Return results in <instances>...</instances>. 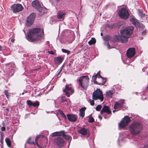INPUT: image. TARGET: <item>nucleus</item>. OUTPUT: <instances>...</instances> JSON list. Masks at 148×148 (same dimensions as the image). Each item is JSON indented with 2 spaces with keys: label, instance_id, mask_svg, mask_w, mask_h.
Masks as SVG:
<instances>
[{
  "label": "nucleus",
  "instance_id": "45",
  "mask_svg": "<svg viewBox=\"0 0 148 148\" xmlns=\"http://www.w3.org/2000/svg\"><path fill=\"white\" fill-rule=\"evenodd\" d=\"M107 46H108V48L109 49H110V48H110V45L109 44V43H108V42L107 43Z\"/></svg>",
  "mask_w": 148,
  "mask_h": 148
},
{
  "label": "nucleus",
  "instance_id": "24",
  "mask_svg": "<svg viewBox=\"0 0 148 148\" xmlns=\"http://www.w3.org/2000/svg\"><path fill=\"white\" fill-rule=\"evenodd\" d=\"M96 40L94 38H92L88 42V44L90 45H91L96 43Z\"/></svg>",
  "mask_w": 148,
  "mask_h": 148
},
{
  "label": "nucleus",
  "instance_id": "12",
  "mask_svg": "<svg viewBox=\"0 0 148 148\" xmlns=\"http://www.w3.org/2000/svg\"><path fill=\"white\" fill-rule=\"evenodd\" d=\"M135 53L134 48H129L126 52L127 56L128 58H131L135 55Z\"/></svg>",
  "mask_w": 148,
  "mask_h": 148
},
{
  "label": "nucleus",
  "instance_id": "21",
  "mask_svg": "<svg viewBox=\"0 0 148 148\" xmlns=\"http://www.w3.org/2000/svg\"><path fill=\"white\" fill-rule=\"evenodd\" d=\"M130 21L132 23V24L135 26L139 22V21L137 20L134 17H132L130 18Z\"/></svg>",
  "mask_w": 148,
  "mask_h": 148
},
{
  "label": "nucleus",
  "instance_id": "22",
  "mask_svg": "<svg viewBox=\"0 0 148 148\" xmlns=\"http://www.w3.org/2000/svg\"><path fill=\"white\" fill-rule=\"evenodd\" d=\"M85 109L84 108H82L79 110V115L80 116L83 117L85 115Z\"/></svg>",
  "mask_w": 148,
  "mask_h": 148
},
{
  "label": "nucleus",
  "instance_id": "10",
  "mask_svg": "<svg viewBox=\"0 0 148 148\" xmlns=\"http://www.w3.org/2000/svg\"><path fill=\"white\" fill-rule=\"evenodd\" d=\"M35 18V14L32 13L26 19V25L27 26H30L32 25L34 23Z\"/></svg>",
  "mask_w": 148,
  "mask_h": 148
},
{
  "label": "nucleus",
  "instance_id": "51",
  "mask_svg": "<svg viewBox=\"0 0 148 148\" xmlns=\"http://www.w3.org/2000/svg\"><path fill=\"white\" fill-rule=\"evenodd\" d=\"M99 117L101 119H102V117L101 116H99Z\"/></svg>",
  "mask_w": 148,
  "mask_h": 148
},
{
  "label": "nucleus",
  "instance_id": "32",
  "mask_svg": "<svg viewBox=\"0 0 148 148\" xmlns=\"http://www.w3.org/2000/svg\"><path fill=\"white\" fill-rule=\"evenodd\" d=\"M39 105V102L38 101H36L34 102H33L32 106L34 107L38 106Z\"/></svg>",
  "mask_w": 148,
  "mask_h": 148
},
{
  "label": "nucleus",
  "instance_id": "54",
  "mask_svg": "<svg viewBox=\"0 0 148 148\" xmlns=\"http://www.w3.org/2000/svg\"><path fill=\"white\" fill-rule=\"evenodd\" d=\"M14 41V40H13V39H12L11 40V41L12 42H13V41Z\"/></svg>",
  "mask_w": 148,
  "mask_h": 148
},
{
  "label": "nucleus",
  "instance_id": "48",
  "mask_svg": "<svg viewBox=\"0 0 148 148\" xmlns=\"http://www.w3.org/2000/svg\"><path fill=\"white\" fill-rule=\"evenodd\" d=\"M2 47L0 45V51L2 50Z\"/></svg>",
  "mask_w": 148,
  "mask_h": 148
},
{
  "label": "nucleus",
  "instance_id": "17",
  "mask_svg": "<svg viewBox=\"0 0 148 148\" xmlns=\"http://www.w3.org/2000/svg\"><path fill=\"white\" fill-rule=\"evenodd\" d=\"M67 116L68 120L72 122L75 121L77 118V116L75 114H67Z\"/></svg>",
  "mask_w": 148,
  "mask_h": 148
},
{
  "label": "nucleus",
  "instance_id": "4",
  "mask_svg": "<svg viewBox=\"0 0 148 148\" xmlns=\"http://www.w3.org/2000/svg\"><path fill=\"white\" fill-rule=\"evenodd\" d=\"M92 99L96 100L98 99H100L101 101H103V97L102 92L99 89H97L95 90L92 94Z\"/></svg>",
  "mask_w": 148,
  "mask_h": 148
},
{
  "label": "nucleus",
  "instance_id": "34",
  "mask_svg": "<svg viewBox=\"0 0 148 148\" xmlns=\"http://www.w3.org/2000/svg\"><path fill=\"white\" fill-rule=\"evenodd\" d=\"M61 101L60 103L62 102H64L66 101L67 100L66 98V97L64 96H62L61 97Z\"/></svg>",
  "mask_w": 148,
  "mask_h": 148
},
{
  "label": "nucleus",
  "instance_id": "23",
  "mask_svg": "<svg viewBox=\"0 0 148 148\" xmlns=\"http://www.w3.org/2000/svg\"><path fill=\"white\" fill-rule=\"evenodd\" d=\"M114 93V92L113 91L110 90L106 92V96L111 97Z\"/></svg>",
  "mask_w": 148,
  "mask_h": 148
},
{
  "label": "nucleus",
  "instance_id": "3",
  "mask_svg": "<svg viewBox=\"0 0 148 148\" xmlns=\"http://www.w3.org/2000/svg\"><path fill=\"white\" fill-rule=\"evenodd\" d=\"M80 85L83 89L86 90L89 85V79L87 76H82L78 80Z\"/></svg>",
  "mask_w": 148,
  "mask_h": 148
},
{
  "label": "nucleus",
  "instance_id": "27",
  "mask_svg": "<svg viewBox=\"0 0 148 148\" xmlns=\"http://www.w3.org/2000/svg\"><path fill=\"white\" fill-rule=\"evenodd\" d=\"M140 130H131L130 132L134 135H136L140 132Z\"/></svg>",
  "mask_w": 148,
  "mask_h": 148
},
{
  "label": "nucleus",
  "instance_id": "44",
  "mask_svg": "<svg viewBox=\"0 0 148 148\" xmlns=\"http://www.w3.org/2000/svg\"><path fill=\"white\" fill-rule=\"evenodd\" d=\"M62 71V69H61L60 71L58 73V74L56 75V76H59V75L60 73Z\"/></svg>",
  "mask_w": 148,
  "mask_h": 148
},
{
  "label": "nucleus",
  "instance_id": "47",
  "mask_svg": "<svg viewBox=\"0 0 148 148\" xmlns=\"http://www.w3.org/2000/svg\"><path fill=\"white\" fill-rule=\"evenodd\" d=\"M1 128V130H5V127H2Z\"/></svg>",
  "mask_w": 148,
  "mask_h": 148
},
{
  "label": "nucleus",
  "instance_id": "15",
  "mask_svg": "<svg viewBox=\"0 0 148 148\" xmlns=\"http://www.w3.org/2000/svg\"><path fill=\"white\" fill-rule=\"evenodd\" d=\"M32 6L37 9L39 11L41 12L42 8L41 7L39 2L37 0L33 1L32 3Z\"/></svg>",
  "mask_w": 148,
  "mask_h": 148
},
{
  "label": "nucleus",
  "instance_id": "1",
  "mask_svg": "<svg viewBox=\"0 0 148 148\" xmlns=\"http://www.w3.org/2000/svg\"><path fill=\"white\" fill-rule=\"evenodd\" d=\"M134 28L132 26L126 27L121 31V35L119 36H115L114 38V42L120 40L121 42H125L128 41V38L133 33Z\"/></svg>",
  "mask_w": 148,
  "mask_h": 148
},
{
  "label": "nucleus",
  "instance_id": "43",
  "mask_svg": "<svg viewBox=\"0 0 148 148\" xmlns=\"http://www.w3.org/2000/svg\"><path fill=\"white\" fill-rule=\"evenodd\" d=\"M147 31L146 30H144L142 32V34L143 35H145Z\"/></svg>",
  "mask_w": 148,
  "mask_h": 148
},
{
  "label": "nucleus",
  "instance_id": "18",
  "mask_svg": "<svg viewBox=\"0 0 148 148\" xmlns=\"http://www.w3.org/2000/svg\"><path fill=\"white\" fill-rule=\"evenodd\" d=\"M103 112H106L108 114H111V111L110 110L109 107L106 106H104L101 111L100 113L101 114H103Z\"/></svg>",
  "mask_w": 148,
  "mask_h": 148
},
{
  "label": "nucleus",
  "instance_id": "5",
  "mask_svg": "<svg viewBox=\"0 0 148 148\" xmlns=\"http://www.w3.org/2000/svg\"><path fill=\"white\" fill-rule=\"evenodd\" d=\"M130 122L131 119L130 118L127 116H125L119 123V127L121 129L123 128L128 126L129 123Z\"/></svg>",
  "mask_w": 148,
  "mask_h": 148
},
{
  "label": "nucleus",
  "instance_id": "46",
  "mask_svg": "<svg viewBox=\"0 0 148 148\" xmlns=\"http://www.w3.org/2000/svg\"><path fill=\"white\" fill-rule=\"evenodd\" d=\"M144 148H148V145H145Z\"/></svg>",
  "mask_w": 148,
  "mask_h": 148
},
{
  "label": "nucleus",
  "instance_id": "42",
  "mask_svg": "<svg viewBox=\"0 0 148 148\" xmlns=\"http://www.w3.org/2000/svg\"><path fill=\"white\" fill-rule=\"evenodd\" d=\"M97 76L99 78H100V77L101 78L102 77V76H101L100 75L99 73H97Z\"/></svg>",
  "mask_w": 148,
  "mask_h": 148
},
{
  "label": "nucleus",
  "instance_id": "13",
  "mask_svg": "<svg viewBox=\"0 0 148 148\" xmlns=\"http://www.w3.org/2000/svg\"><path fill=\"white\" fill-rule=\"evenodd\" d=\"M124 103L125 100L123 99H121L118 101H116L114 108L115 110H116L118 108H122L123 107V105Z\"/></svg>",
  "mask_w": 148,
  "mask_h": 148
},
{
  "label": "nucleus",
  "instance_id": "30",
  "mask_svg": "<svg viewBox=\"0 0 148 148\" xmlns=\"http://www.w3.org/2000/svg\"><path fill=\"white\" fill-rule=\"evenodd\" d=\"M137 27H138L139 29L143 28L144 27L143 25L140 23L139 22L138 23V24L136 25Z\"/></svg>",
  "mask_w": 148,
  "mask_h": 148
},
{
  "label": "nucleus",
  "instance_id": "55",
  "mask_svg": "<svg viewBox=\"0 0 148 148\" xmlns=\"http://www.w3.org/2000/svg\"><path fill=\"white\" fill-rule=\"evenodd\" d=\"M81 130H86V129H85V128H84V129H81Z\"/></svg>",
  "mask_w": 148,
  "mask_h": 148
},
{
  "label": "nucleus",
  "instance_id": "16",
  "mask_svg": "<svg viewBox=\"0 0 148 148\" xmlns=\"http://www.w3.org/2000/svg\"><path fill=\"white\" fill-rule=\"evenodd\" d=\"M141 127L142 125L140 123L136 122L132 123L130 126V128L131 130L139 128Z\"/></svg>",
  "mask_w": 148,
  "mask_h": 148
},
{
  "label": "nucleus",
  "instance_id": "37",
  "mask_svg": "<svg viewBox=\"0 0 148 148\" xmlns=\"http://www.w3.org/2000/svg\"><path fill=\"white\" fill-rule=\"evenodd\" d=\"M97 74L95 75L94 76H93L92 77V79H93L94 80L95 83L97 84L98 83H97V82L95 81V79L97 78Z\"/></svg>",
  "mask_w": 148,
  "mask_h": 148
},
{
  "label": "nucleus",
  "instance_id": "28",
  "mask_svg": "<svg viewBox=\"0 0 148 148\" xmlns=\"http://www.w3.org/2000/svg\"><path fill=\"white\" fill-rule=\"evenodd\" d=\"M58 112L61 116L62 117L65 119H66V117L65 115L64 114L63 112L61 110H59Z\"/></svg>",
  "mask_w": 148,
  "mask_h": 148
},
{
  "label": "nucleus",
  "instance_id": "19",
  "mask_svg": "<svg viewBox=\"0 0 148 148\" xmlns=\"http://www.w3.org/2000/svg\"><path fill=\"white\" fill-rule=\"evenodd\" d=\"M64 57L61 56H59L54 58V61L56 64H60L62 62Z\"/></svg>",
  "mask_w": 148,
  "mask_h": 148
},
{
  "label": "nucleus",
  "instance_id": "25",
  "mask_svg": "<svg viewBox=\"0 0 148 148\" xmlns=\"http://www.w3.org/2000/svg\"><path fill=\"white\" fill-rule=\"evenodd\" d=\"M5 141L8 146L9 147H10L11 144L10 139L8 138H7L5 139Z\"/></svg>",
  "mask_w": 148,
  "mask_h": 148
},
{
  "label": "nucleus",
  "instance_id": "50",
  "mask_svg": "<svg viewBox=\"0 0 148 148\" xmlns=\"http://www.w3.org/2000/svg\"><path fill=\"white\" fill-rule=\"evenodd\" d=\"M101 36H103V33H102V32H101Z\"/></svg>",
  "mask_w": 148,
  "mask_h": 148
},
{
  "label": "nucleus",
  "instance_id": "38",
  "mask_svg": "<svg viewBox=\"0 0 148 148\" xmlns=\"http://www.w3.org/2000/svg\"><path fill=\"white\" fill-rule=\"evenodd\" d=\"M4 93L6 95L7 97L8 98V97H9V93L8 91L7 90H5L4 92Z\"/></svg>",
  "mask_w": 148,
  "mask_h": 148
},
{
  "label": "nucleus",
  "instance_id": "8",
  "mask_svg": "<svg viewBox=\"0 0 148 148\" xmlns=\"http://www.w3.org/2000/svg\"><path fill=\"white\" fill-rule=\"evenodd\" d=\"M11 10L13 13H16L22 11L23 9V6L20 4H14L10 7Z\"/></svg>",
  "mask_w": 148,
  "mask_h": 148
},
{
  "label": "nucleus",
  "instance_id": "52",
  "mask_svg": "<svg viewBox=\"0 0 148 148\" xmlns=\"http://www.w3.org/2000/svg\"><path fill=\"white\" fill-rule=\"evenodd\" d=\"M3 140H2V141H1V143H2V144H3Z\"/></svg>",
  "mask_w": 148,
  "mask_h": 148
},
{
  "label": "nucleus",
  "instance_id": "41",
  "mask_svg": "<svg viewBox=\"0 0 148 148\" xmlns=\"http://www.w3.org/2000/svg\"><path fill=\"white\" fill-rule=\"evenodd\" d=\"M48 52L49 53V54L52 55H54L55 54V53L54 51H48Z\"/></svg>",
  "mask_w": 148,
  "mask_h": 148
},
{
  "label": "nucleus",
  "instance_id": "49",
  "mask_svg": "<svg viewBox=\"0 0 148 148\" xmlns=\"http://www.w3.org/2000/svg\"><path fill=\"white\" fill-rule=\"evenodd\" d=\"M3 134L2 133H1V137L2 138L3 137Z\"/></svg>",
  "mask_w": 148,
  "mask_h": 148
},
{
  "label": "nucleus",
  "instance_id": "33",
  "mask_svg": "<svg viewBox=\"0 0 148 148\" xmlns=\"http://www.w3.org/2000/svg\"><path fill=\"white\" fill-rule=\"evenodd\" d=\"M62 51L64 53H66L67 55L69 54L70 53V51L69 50H67L66 49H62Z\"/></svg>",
  "mask_w": 148,
  "mask_h": 148
},
{
  "label": "nucleus",
  "instance_id": "56",
  "mask_svg": "<svg viewBox=\"0 0 148 148\" xmlns=\"http://www.w3.org/2000/svg\"><path fill=\"white\" fill-rule=\"evenodd\" d=\"M24 92H23L22 93V95H23V94H24Z\"/></svg>",
  "mask_w": 148,
  "mask_h": 148
},
{
  "label": "nucleus",
  "instance_id": "2",
  "mask_svg": "<svg viewBox=\"0 0 148 148\" xmlns=\"http://www.w3.org/2000/svg\"><path fill=\"white\" fill-rule=\"evenodd\" d=\"M27 39L30 41L40 40L43 37V32L39 28H34L29 30L27 32Z\"/></svg>",
  "mask_w": 148,
  "mask_h": 148
},
{
  "label": "nucleus",
  "instance_id": "9",
  "mask_svg": "<svg viewBox=\"0 0 148 148\" xmlns=\"http://www.w3.org/2000/svg\"><path fill=\"white\" fill-rule=\"evenodd\" d=\"M43 137H44L45 139H46L47 140V138H46L44 136H43L42 135L39 134L36 136L35 139V143L34 142V141L32 140L31 137L29 138L27 140V143L29 144H33L34 145H35L36 144L38 147H40L38 144V140L40 138H42Z\"/></svg>",
  "mask_w": 148,
  "mask_h": 148
},
{
  "label": "nucleus",
  "instance_id": "40",
  "mask_svg": "<svg viewBox=\"0 0 148 148\" xmlns=\"http://www.w3.org/2000/svg\"><path fill=\"white\" fill-rule=\"evenodd\" d=\"M101 79L102 80L103 83H100V84H102L103 85V84L105 83L106 82V79L103 78V77H102L101 78Z\"/></svg>",
  "mask_w": 148,
  "mask_h": 148
},
{
  "label": "nucleus",
  "instance_id": "57",
  "mask_svg": "<svg viewBox=\"0 0 148 148\" xmlns=\"http://www.w3.org/2000/svg\"><path fill=\"white\" fill-rule=\"evenodd\" d=\"M101 15V14H100V15Z\"/></svg>",
  "mask_w": 148,
  "mask_h": 148
},
{
  "label": "nucleus",
  "instance_id": "7",
  "mask_svg": "<svg viewBox=\"0 0 148 148\" xmlns=\"http://www.w3.org/2000/svg\"><path fill=\"white\" fill-rule=\"evenodd\" d=\"M118 14L120 17L123 19H127L129 16L128 11L124 8H121L119 11Z\"/></svg>",
  "mask_w": 148,
  "mask_h": 148
},
{
  "label": "nucleus",
  "instance_id": "6",
  "mask_svg": "<svg viewBox=\"0 0 148 148\" xmlns=\"http://www.w3.org/2000/svg\"><path fill=\"white\" fill-rule=\"evenodd\" d=\"M51 136L53 137L57 136H63V138L66 140H70L71 138V136L68 135L66 134L64 131H61L60 132H57L53 133L51 134Z\"/></svg>",
  "mask_w": 148,
  "mask_h": 148
},
{
  "label": "nucleus",
  "instance_id": "36",
  "mask_svg": "<svg viewBox=\"0 0 148 148\" xmlns=\"http://www.w3.org/2000/svg\"><path fill=\"white\" fill-rule=\"evenodd\" d=\"M94 121V118L92 117H90L88 120V121L90 123H92Z\"/></svg>",
  "mask_w": 148,
  "mask_h": 148
},
{
  "label": "nucleus",
  "instance_id": "29",
  "mask_svg": "<svg viewBox=\"0 0 148 148\" xmlns=\"http://www.w3.org/2000/svg\"><path fill=\"white\" fill-rule=\"evenodd\" d=\"M138 13L139 15L141 17H143L145 15V14L143 13V10H139Z\"/></svg>",
  "mask_w": 148,
  "mask_h": 148
},
{
  "label": "nucleus",
  "instance_id": "20",
  "mask_svg": "<svg viewBox=\"0 0 148 148\" xmlns=\"http://www.w3.org/2000/svg\"><path fill=\"white\" fill-rule=\"evenodd\" d=\"M66 13L64 12H59L58 13V18L59 19H63Z\"/></svg>",
  "mask_w": 148,
  "mask_h": 148
},
{
  "label": "nucleus",
  "instance_id": "14",
  "mask_svg": "<svg viewBox=\"0 0 148 148\" xmlns=\"http://www.w3.org/2000/svg\"><path fill=\"white\" fill-rule=\"evenodd\" d=\"M54 142L58 146L61 147L63 145L64 141L62 138L58 137L55 139Z\"/></svg>",
  "mask_w": 148,
  "mask_h": 148
},
{
  "label": "nucleus",
  "instance_id": "53",
  "mask_svg": "<svg viewBox=\"0 0 148 148\" xmlns=\"http://www.w3.org/2000/svg\"><path fill=\"white\" fill-rule=\"evenodd\" d=\"M115 111H116L115 110H114L113 111V112H114Z\"/></svg>",
  "mask_w": 148,
  "mask_h": 148
},
{
  "label": "nucleus",
  "instance_id": "31",
  "mask_svg": "<svg viewBox=\"0 0 148 148\" xmlns=\"http://www.w3.org/2000/svg\"><path fill=\"white\" fill-rule=\"evenodd\" d=\"M33 102L30 100H27V103L29 107L32 106Z\"/></svg>",
  "mask_w": 148,
  "mask_h": 148
},
{
  "label": "nucleus",
  "instance_id": "35",
  "mask_svg": "<svg viewBox=\"0 0 148 148\" xmlns=\"http://www.w3.org/2000/svg\"><path fill=\"white\" fill-rule=\"evenodd\" d=\"M102 106L101 105H98L96 108V110L97 111H99L101 108Z\"/></svg>",
  "mask_w": 148,
  "mask_h": 148
},
{
  "label": "nucleus",
  "instance_id": "58",
  "mask_svg": "<svg viewBox=\"0 0 148 148\" xmlns=\"http://www.w3.org/2000/svg\"><path fill=\"white\" fill-rule=\"evenodd\" d=\"M14 65L13 64L14 66Z\"/></svg>",
  "mask_w": 148,
  "mask_h": 148
},
{
  "label": "nucleus",
  "instance_id": "26",
  "mask_svg": "<svg viewBox=\"0 0 148 148\" xmlns=\"http://www.w3.org/2000/svg\"><path fill=\"white\" fill-rule=\"evenodd\" d=\"M87 130H78V132L83 135H85L87 133Z\"/></svg>",
  "mask_w": 148,
  "mask_h": 148
},
{
  "label": "nucleus",
  "instance_id": "39",
  "mask_svg": "<svg viewBox=\"0 0 148 148\" xmlns=\"http://www.w3.org/2000/svg\"><path fill=\"white\" fill-rule=\"evenodd\" d=\"M90 104L91 105L93 106L94 104V100H92L91 99H90Z\"/></svg>",
  "mask_w": 148,
  "mask_h": 148
},
{
  "label": "nucleus",
  "instance_id": "11",
  "mask_svg": "<svg viewBox=\"0 0 148 148\" xmlns=\"http://www.w3.org/2000/svg\"><path fill=\"white\" fill-rule=\"evenodd\" d=\"M63 91L65 93L66 95L68 97H69L70 94H72L74 90L71 87L69 86L68 84H66L65 86V88L64 90Z\"/></svg>",
  "mask_w": 148,
  "mask_h": 148
}]
</instances>
